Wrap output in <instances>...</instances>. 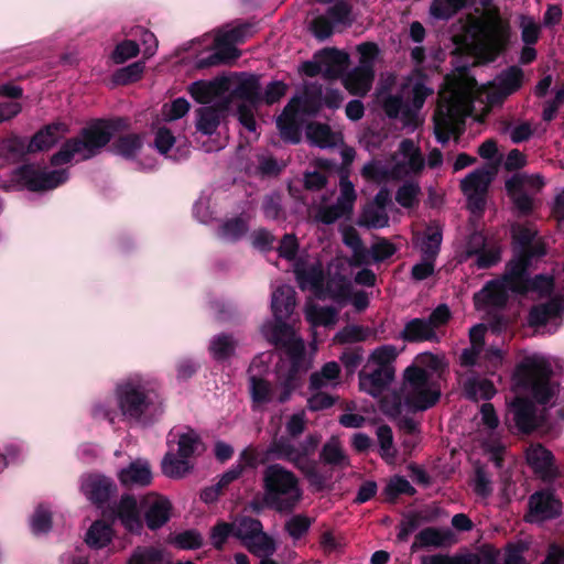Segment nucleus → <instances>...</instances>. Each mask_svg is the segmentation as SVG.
Segmentation results:
<instances>
[{
    "label": "nucleus",
    "instance_id": "obj_36",
    "mask_svg": "<svg viewBox=\"0 0 564 564\" xmlns=\"http://www.w3.org/2000/svg\"><path fill=\"white\" fill-rule=\"evenodd\" d=\"M416 543L422 547H444L455 543V536L451 530L426 528L416 535Z\"/></svg>",
    "mask_w": 564,
    "mask_h": 564
},
{
    "label": "nucleus",
    "instance_id": "obj_30",
    "mask_svg": "<svg viewBox=\"0 0 564 564\" xmlns=\"http://www.w3.org/2000/svg\"><path fill=\"white\" fill-rule=\"evenodd\" d=\"M319 56L323 75L326 78L339 77L349 65V55L336 48H325Z\"/></svg>",
    "mask_w": 564,
    "mask_h": 564
},
{
    "label": "nucleus",
    "instance_id": "obj_63",
    "mask_svg": "<svg viewBox=\"0 0 564 564\" xmlns=\"http://www.w3.org/2000/svg\"><path fill=\"white\" fill-rule=\"evenodd\" d=\"M251 395L257 403H268L274 400V389H272L269 381L252 377Z\"/></svg>",
    "mask_w": 564,
    "mask_h": 564
},
{
    "label": "nucleus",
    "instance_id": "obj_51",
    "mask_svg": "<svg viewBox=\"0 0 564 564\" xmlns=\"http://www.w3.org/2000/svg\"><path fill=\"white\" fill-rule=\"evenodd\" d=\"M112 539L111 527L102 521H96L86 534V543L95 549H101L110 543Z\"/></svg>",
    "mask_w": 564,
    "mask_h": 564
},
{
    "label": "nucleus",
    "instance_id": "obj_32",
    "mask_svg": "<svg viewBox=\"0 0 564 564\" xmlns=\"http://www.w3.org/2000/svg\"><path fill=\"white\" fill-rule=\"evenodd\" d=\"M295 305V291L292 286L281 285L273 292L271 307L278 321L288 318Z\"/></svg>",
    "mask_w": 564,
    "mask_h": 564
},
{
    "label": "nucleus",
    "instance_id": "obj_22",
    "mask_svg": "<svg viewBox=\"0 0 564 564\" xmlns=\"http://www.w3.org/2000/svg\"><path fill=\"white\" fill-rule=\"evenodd\" d=\"M513 421L519 431L530 433L541 426L544 421L543 412H538L535 405L527 399L516 398L511 403Z\"/></svg>",
    "mask_w": 564,
    "mask_h": 564
},
{
    "label": "nucleus",
    "instance_id": "obj_54",
    "mask_svg": "<svg viewBox=\"0 0 564 564\" xmlns=\"http://www.w3.org/2000/svg\"><path fill=\"white\" fill-rule=\"evenodd\" d=\"M421 187L417 182H405L395 193V200L403 208H415L420 203Z\"/></svg>",
    "mask_w": 564,
    "mask_h": 564
},
{
    "label": "nucleus",
    "instance_id": "obj_16",
    "mask_svg": "<svg viewBox=\"0 0 564 564\" xmlns=\"http://www.w3.org/2000/svg\"><path fill=\"white\" fill-rule=\"evenodd\" d=\"M494 174L491 169L481 167L470 172L460 182V188L467 198L468 208L473 213H481L484 210L486 195Z\"/></svg>",
    "mask_w": 564,
    "mask_h": 564
},
{
    "label": "nucleus",
    "instance_id": "obj_44",
    "mask_svg": "<svg viewBox=\"0 0 564 564\" xmlns=\"http://www.w3.org/2000/svg\"><path fill=\"white\" fill-rule=\"evenodd\" d=\"M321 459L326 465L341 469L349 466L348 456L345 454L339 440L334 436L324 444L321 452Z\"/></svg>",
    "mask_w": 564,
    "mask_h": 564
},
{
    "label": "nucleus",
    "instance_id": "obj_39",
    "mask_svg": "<svg viewBox=\"0 0 564 564\" xmlns=\"http://www.w3.org/2000/svg\"><path fill=\"white\" fill-rule=\"evenodd\" d=\"M232 79V87L230 88L231 96L242 100V104L257 105L259 97V84L254 77L243 79Z\"/></svg>",
    "mask_w": 564,
    "mask_h": 564
},
{
    "label": "nucleus",
    "instance_id": "obj_25",
    "mask_svg": "<svg viewBox=\"0 0 564 564\" xmlns=\"http://www.w3.org/2000/svg\"><path fill=\"white\" fill-rule=\"evenodd\" d=\"M527 462L533 471L545 481H550L556 476L552 453L541 445L527 449Z\"/></svg>",
    "mask_w": 564,
    "mask_h": 564
},
{
    "label": "nucleus",
    "instance_id": "obj_38",
    "mask_svg": "<svg viewBox=\"0 0 564 564\" xmlns=\"http://www.w3.org/2000/svg\"><path fill=\"white\" fill-rule=\"evenodd\" d=\"M424 259H435L442 243V230L437 226H430L421 236L415 237Z\"/></svg>",
    "mask_w": 564,
    "mask_h": 564
},
{
    "label": "nucleus",
    "instance_id": "obj_4",
    "mask_svg": "<svg viewBox=\"0 0 564 564\" xmlns=\"http://www.w3.org/2000/svg\"><path fill=\"white\" fill-rule=\"evenodd\" d=\"M321 436L308 434L302 442L296 443L290 436H280L271 441L267 448L268 459H278L291 463L300 469L312 484L322 485L323 481L315 470L312 456L318 447Z\"/></svg>",
    "mask_w": 564,
    "mask_h": 564
},
{
    "label": "nucleus",
    "instance_id": "obj_53",
    "mask_svg": "<svg viewBox=\"0 0 564 564\" xmlns=\"http://www.w3.org/2000/svg\"><path fill=\"white\" fill-rule=\"evenodd\" d=\"M164 553L154 546H138L131 553L127 564H163Z\"/></svg>",
    "mask_w": 564,
    "mask_h": 564
},
{
    "label": "nucleus",
    "instance_id": "obj_33",
    "mask_svg": "<svg viewBox=\"0 0 564 564\" xmlns=\"http://www.w3.org/2000/svg\"><path fill=\"white\" fill-rule=\"evenodd\" d=\"M299 364L292 362L285 375L279 372V380L274 388V400L279 403L289 401L292 393L300 387Z\"/></svg>",
    "mask_w": 564,
    "mask_h": 564
},
{
    "label": "nucleus",
    "instance_id": "obj_15",
    "mask_svg": "<svg viewBox=\"0 0 564 564\" xmlns=\"http://www.w3.org/2000/svg\"><path fill=\"white\" fill-rule=\"evenodd\" d=\"M544 185L540 175L518 173L506 182V189L514 207L522 215L530 214L535 207V196Z\"/></svg>",
    "mask_w": 564,
    "mask_h": 564
},
{
    "label": "nucleus",
    "instance_id": "obj_29",
    "mask_svg": "<svg viewBox=\"0 0 564 564\" xmlns=\"http://www.w3.org/2000/svg\"><path fill=\"white\" fill-rule=\"evenodd\" d=\"M67 131L68 128L65 123L47 124L32 137L28 151L34 153L51 149Z\"/></svg>",
    "mask_w": 564,
    "mask_h": 564
},
{
    "label": "nucleus",
    "instance_id": "obj_26",
    "mask_svg": "<svg viewBox=\"0 0 564 564\" xmlns=\"http://www.w3.org/2000/svg\"><path fill=\"white\" fill-rule=\"evenodd\" d=\"M294 273L301 290H312L317 297H323L322 288L324 273L319 263L305 264L297 262L294 268Z\"/></svg>",
    "mask_w": 564,
    "mask_h": 564
},
{
    "label": "nucleus",
    "instance_id": "obj_17",
    "mask_svg": "<svg viewBox=\"0 0 564 564\" xmlns=\"http://www.w3.org/2000/svg\"><path fill=\"white\" fill-rule=\"evenodd\" d=\"M156 394L142 387L126 383L118 390L119 406L124 415L140 417L155 402Z\"/></svg>",
    "mask_w": 564,
    "mask_h": 564
},
{
    "label": "nucleus",
    "instance_id": "obj_2",
    "mask_svg": "<svg viewBox=\"0 0 564 564\" xmlns=\"http://www.w3.org/2000/svg\"><path fill=\"white\" fill-rule=\"evenodd\" d=\"M120 120H96L82 129L75 138L68 139L51 158L52 165L58 166L72 160L85 161L100 153L119 126Z\"/></svg>",
    "mask_w": 564,
    "mask_h": 564
},
{
    "label": "nucleus",
    "instance_id": "obj_45",
    "mask_svg": "<svg viewBox=\"0 0 564 564\" xmlns=\"http://www.w3.org/2000/svg\"><path fill=\"white\" fill-rule=\"evenodd\" d=\"M305 317L312 326H333L338 321V310L332 306L307 305Z\"/></svg>",
    "mask_w": 564,
    "mask_h": 564
},
{
    "label": "nucleus",
    "instance_id": "obj_50",
    "mask_svg": "<svg viewBox=\"0 0 564 564\" xmlns=\"http://www.w3.org/2000/svg\"><path fill=\"white\" fill-rule=\"evenodd\" d=\"M236 346L237 341L231 335L220 334L212 339L209 351L214 359L223 361L235 354Z\"/></svg>",
    "mask_w": 564,
    "mask_h": 564
},
{
    "label": "nucleus",
    "instance_id": "obj_57",
    "mask_svg": "<svg viewBox=\"0 0 564 564\" xmlns=\"http://www.w3.org/2000/svg\"><path fill=\"white\" fill-rule=\"evenodd\" d=\"M389 224V216L381 207L367 206L359 219V225L368 228H383Z\"/></svg>",
    "mask_w": 564,
    "mask_h": 564
},
{
    "label": "nucleus",
    "instance_id": "obj_61",
    "mask_svg": "<svg viewBox=\"0 0 564 564\" xmlns=\"http://www.w3.org/2000/svg\"><path fill=\"white\" fill-rule=\"evenodd\" d=\"M202 447L200 438L194 431L183 433L178 438V456L191 458Z\"/></svg>",
    "mask_w": 564,
    "mask_h": 564
},
{
    "label": "nucleus",
    "instance_id": "obj_62",
    "mask_svg": "<svg viewBox=\"0 0 564 564\" xmlns=\"http://www.w3.org/2000/svg\"><path fill=\"white\" fill-rule=\"evenodd\" d=\"M525 290L522 294L535 292L540 296L549 295L553 291L554 281L551 275H536L534 279L529 280L524 275Z\"/></svg>",
    "mask_w": 564,
    "mask_h": 564
},
{
    "label": "nucleus",
    "instance_id": "obj_56",
    "mask_svg": "<svg viewBox=\"0 0 564 564\" xmlns=\"http://www.w3.org/2000/svg\"><path fill=\"white\" fill-rule=\"evenodd\" d=\"M465 391L467 395L474 400H489L496 393L492 382L486 379H469L465 383Z\"/></svg>",
    "mask_w": 564,
    "mask_h": 564
},
{
    "label": "nucleus",
    "instance_id": "obj_12",
    "mask_svg": "<svg viewBox=\"0 0 564 564\" xmlns=\"http://www.w3.org/2000/svg\"><path fill=\"white\" fill-rule=\"evenodd\" d=\"M451 318L446 304L438 305L427 318H412L404 324L400 338L409 343L438 341L437 329Z\"/></svg>",
    "mask_w": 564,
    "mask_h": 564
},
{
    "label": "nucleus",
    "instance_id": "obj_8",
    "mask_svg": "<svg viewBox=\"0 0 564 564\" xmlns=\"http://www.w3.org/2000/svg\"><path fill=\"white\" fill-rule=\"evenodd\" d=\"M551 369L542 360L527 359L514 373L516 386L541 404H551L558 388L551 383Z\"/></svg>",
    "mask_w": 564,
    "mask_h": 564
},
{
    "label": "nucleus",
    "instance_id": "obj_59",
    "mask_svg": "<svg viewBox=\"0 0 564 564\" xmlns=\"http://www.w3.org/2000/svg\"><path fill=\"white\" fill-rule=\"evenodd\" d=\"M377 437L382 458L389 463L393 462L395 458V449L393 447L392 430L388 425H380L377 429Z\"/></svg>",
    "mask_w": 564,
    "mask_h": 564
},
{
    "label": "nucleus",
    "instance_id": "obj_58",
    "mask_svg": "<svg viewBox=\"0 0 564 564\" xmlns=\"http://www.w3.org/2000/svg\"><path fill=\"white\" fill-rule=\"evenodd\" d=\"M371 334V330L367 327L359 325H348L339 330L334 340L339 344H350L365 341Z\"/></svg>",
    "mask_w": 564,
    "mask_h": 564
},
{
    "label": "nucleus",
    "instance_id": "obj_21",
    "mask_svg": "<svg viewBox=\"0 0 564 564\" xmlns=\"http://www.w3.org/2000/svg\"><path fill=\"white\" fill-rule=\"evenodd\" d=\"M144 508V519L150 530L162 528L171 517L172 505L167 498L150 492L141 500Z\"/></svg>",
    "mask_w": 564,
    "mask_h": 564
},
{
    "label": "nucleus",
    "instance_id": "obj_42",
    "mask_svg": "<svg viewBox=\"0 0 564 564\" xmlns=\"http://www.w3.org/2000/svg\"><path fill=\"white\" fill-rule=\"evenodd\" d=\"M83 490L89 500L101 505L108 500L112 490V482L101 477H89L83 484Z\"/></svg>",
    "mask_w": 564,
    "mask_h": 564
},
{
    "label": "nucleus",
    "instance_id": "obj_64",
    "mask_svg": "<svg viewBox=\"0 0 564 564\" xmlns=\"http://www.w3.org/2000/svg\"><path fill=\"white\" fill-rule=\"evenodd\" d=\"M140 52V47L137 42L132 40H124L117 44L116 48L111 54V58L116 64H122L126 61L135 57Z\"/></svg>",
    "mask_w": 564,
    "mask_h": 564
},
{
    "label": "nucleus",
    "instance_id": "obj_27",
    "mask_svg": "<svg viewBox=\"0 0 564 564\" xmlns=\"http://www.w3.org/2000/svg\"><path fill=\"white\" fill-rule=\"evenodd\" d=\"M393 379V373L380 368H373L369 372L362 370L359 372V387L361 391L377 398L383 393Z\"/></svg>",
    "mask_w": 564,
    "mask_h": 564
},
{
    "label": "nucleus",
    "instance_id": "obj_11",
    "mask_svg": "<svg viewBox=\"0 0 564 564\" xmlns=\"http://www.w3.org/2000/svg\"><path fill=\"white\" fill-rule=\"evenodd\" d=\"M402 395L410 408L426 410L438 401L441 392L431 381L426 370L420 367H408L404 371Z\"/></svg>",
    "mask_w": 564,
    "mask_h": 564
},
{
    "label": "nucleus",
    "instance_id": "obj_60",
    "mask_svg": "<svg viewBox=\"0 0 564 564\" xmlns=\"http://www.w3.org/2000/svg\"><path fill=\"white\" fill-rule=\"evenodd\" d=\"M142 147V139L139 134H126L115 143V151L126 158L133 156Z\"/></svg>",
    "mask_w": 564,
    "mask_h": 564
},
{
    "label": "nucleus",
    "instance_id": "obj_23",
    "mask_svg": "<svg viewBox=\"0 0 564 564\" xmlns=\"http://www.w3.org/2000/svg\"><path fill=\"white\" fill-rule=\"evenodd\" d=\"M272 340L275 345L285 349L292 362L302 360L305 350L304 341L290 325L285 323L278 324L273 329Z\"/></svg>",
    "mask_w": 564,
    "mask_h": 564
},
{
    "label": "nucleus",
    "instance_id": "obj_14",
    "mask_svg": "<svg viewBox=\"0 0 564 564\" xmlns=\"http://www.w3.org/2000/svg\"><path fill=\"white\" fill-rule=\"evenodd\" d=\"M234 536L241 541L249 552L257 556L272 555L274 541L263 532L259 520L243 517L232 522Z\"/></svg>",
    "mask_w": 564,
    "mask_h": 564
},
{
    "label": "nucleus",
    "instance_id": "obj_48",
    "mask_svg": "<svg viewBox=\"0 0 564 564\" xmlns=\"http://www.w3.org/2000/svg\"><path fill=\"white\" fill-rule=\"evenodd\" d=\"M561 311L558 301L553 300L545 304L536 305L529 313V324L531 326H542L556 318Z\"/></svg>",
    "mask_w": 564,
    "mask_h": 564
},
{
    "label": "nucleus",
    "instance_id": "obj_46",
    "mask_svg": "<svg viewBox=\"0 0 564 564\" xmlns=\"http://www.w3.org/2000/svg\"><path fill=\"white\" fill-rule=\"evenodd\" d=\"M523 80V72L517 66L508 68L501 73L494 82V86L497 88L500 95L508 96L517 91Z\"/></svg>",
    "mask_w": 564,
    "mask_h": 564
},
{
    "label": "nucleus",
    "instance_id": "obj_10",
    "mask_svg": "<svg viewBox=\"0 0 564 564\" xmlns=\"http://www.w3.org/2000/svg\"><path fill=\"white\" fill-rule=\"evenodd\" d=\"M339 189V196L334 204H329L326 195H323L318 202L312 204L310 213L313 221L332 225L341 218L349 219L351 217L357 199L354 184L348 177H341Z\"/></svg>",
    "mask_w": 564,
    "mask_h": 564
},
{
    "label": "nucleus",
    "instance_id": "obj_55",
    "mask_svg": "<svg viewBox=\"0 0 564 564\" xmlns=\"http://www.w3.org/2000/svg\"><path fill=\"white\" fill-rule=\"evenodd\" d=\"M343 241L352 250L355 263L361 264L366 261L367 250L364 247L358 231L354 227L348 226L343 229Z\"/></svg>",
    "mask_w": 564,
    "mask_h": 564
},
{
    "label": "nucleus",
    "instance_id": "obj_52",
    "mask_svg": "<svg viewBox=\"0 0 564 564\" xmlns=\"http://www.w3.org/2000/svg\"><path fill=\"white\" fill-rule=\"evenodd\" d=\"M192 469L188 458L176 457L172 453L165 454L162 460V471L170 478H182Z\"/></svg>",
    "mask_w": 564,
    "mask_h": 564
},
{
    "label": "nucleus",
    "instance_id": "obj_20",
    "mask_svg": "<svg viewBox=\"0 0 564 564\" xmlns=\"http://www.w3.org/2000/svg\"><path fill=\"white\" fill-rule=\"evenodd\" d=\"M21 180L31 191H47L55 188L67 180L66 171H47L34 165L21 169Z\"/></svg>",
    "mask_w": 564,
    "mask_h": 564
},
{
    "label": "nucleus",
    "instance_id": "obj_3",
    "mask_svg": "<svg viewBox=\"0 0 564 564\" xmlns=\"http://www.w3.org/2000/svg\"><path fill=\"white\" fill-rule=\"evenodd\" d=\"M424 165L425 160L420 148L411 139H404L387 164L371 161L362 167L361 175L376 183L401 181L420 174Z\"/></svg>",
    "mask_w": 564,
    "mask_h": 564
},
{
    "label": "nucleus",
    "instance_id": "obj_34",
    "mask_svg": "<svg viewBox=\"0 0 564 564\" xmlns=\"http://www.w3.org/2000/svg\"><path fill=\"white\" fill-rule=\"evenodd\" d=\"M119 479L124 486H148L152 480V473L148 462L135 460L119 474Z\"/></svg>",
    "mask_w": 564,
    "mask_h": 564
},
{
    "label": "nucleus",
    "instance_id": "obj_37",
    "mask_svg": "<svg viewBox=\"0 0 564 564\" xmlns=\"http://www.w3.org/2000/svg\"><path fill=\"white\" fill-rule=\"evenodd\" d=\"M306 137L319 148H330L341 142V134L332 131L327 124L310 123L306 127Z\"/></svg>",
    "mask_w": 564,
    "mask_h": 564
},
{
    "label": "nucleus",
    "instance_id": "obj_7",
    "mask_svg": "<svg viewBox=\"0 0 564 564\" xmlns=\"http://www.w3.org/2000/svg\"><path fill=\"white\" fill-rule=\"evenodd\" d=\"M527 257L512 259L508 263L502 279L488 282L481 291L475 294V304L477 306H502L508 300L509 291L522 294L525 290L524 272H527Z\"/></svg>",
    "mask_w": 564,
    "mask_h": 564
},
{
    "label": "nucleus",
    "instance_id": "obj_18",
    "mask_svg": "<svg viewBox=\"0 0 564 564\" xmlns=\"http://www.w3.org/2000/svg\"><path fill=\"white\" fill-rule=\"evenodd\" d=\"M529 511L525 514V521L530 523H541L545 520L560 516L562 502L555 498L553 492L542 490L534 492L529 498Z\"/></svg>",
    "mask_w": 564,
    "mask_h": 564
},
{
    "label": "nucleus",
    "instance_id": "obj_19",
    "mask_svg": "<svg viewBox=\"0 0 564 564\" xmlns=\"http://www.w3.org/2000/svg\"><path fill=\"white\" fill-rule=\"evenodd\" d=\"M462 257L463 260L475 257V265L478 269H487L500 261V248L487 245L482 234L474 232L470 235Z\"/></svg>",
    "mask_w": 564,
    "mask_h": 564
},
{
    "label": "nucleus",
    "instance_id": "obj_47",
    "mask_svg": "<svg viewBox=\"0 0 564 564\" xmlns=\"http://www.w3.org/2000/svg\"><path fill=\"white\" fill-rule=\"evenodd\" d=\"M351 293L350 282L341 275H336L327 281L325 291L322 290L323 299L329 297L333 301L344 304L348 301Z\"/></svg>",
    "mask_w": 564,
    "mask_h": 564
},
{
    "label": "nucleus",
    "instance_id": "obj_1",
    "mask_svg": "<svg viewBox=\"0 0 564 564\" xmlns=\"http://www.w3.org/2000/svg\"><path fill=\"white\" fill-rule=\"evenodd\" d=\"M477 83L467 67H459L445 78L434 113V132L437 140L446 143L455 127L471 112Z\"/></svg>",
    "mask_w": 564,
    "mask_h": 564
},
{
    "label": "nucleus",
    "instance_id": "obj_31",
    "mask_svg": "<svg viewBox=\"0 0 564 564\" xmlns=\"http://www.w3.org/2000/svg\"><path fill=\"white\" fill-rule=\"evenodd\" d=\"M296 115L297 101L293 99L286 105L283 112L276 120V126L282 139L292 143H297L300 141V130L296 124Z\"/></svg>",
    "mask_w": 564,
    "mask_h": 564
},
{
    "label": "nucleus",
    "instance_id": "obj_35",
    "mask_svg": "<svg viewBox=\"0 0 564 564\" xmlns=\"http://www.w3.org/2000/svg\"><path fill=\"white\" fill-rule=\"evenodd\" d=\"M399 356V349L391 344L382 345L371 351L365 368H380L395 375L394 361Z\"/></svg>",
    "mask_w": 564,
    "mask_h": 564
},
{
    "label": "nucleus",
    "instance_id": "obj_24",
    "mask_svg": "<svg viewBox=\"0 0 564 564\" xmlns=\"http://www.w3.org/2000/svg\"><path fill=\"white\" fill-rule=\"evenodd\" d=\"M232 87L230 77H219L212 82H195L189 86L191 96L199 104H209L229 93Z\"/></svg>",
    "mask_w": 564,
    "mask_h": 564
},
{
    "label": "nucleus",
    "instance_id": "obj_40",
    "mask_svg": "<svg viewBox=\"0 0 564 564\" xmlns=\"http://www.w3.org/2000/svg\"><path fill=\"white\" fill-rule=\"evenodd\" d=\"M381 106L389 118L395 119L401 117L404 126L413 120V110L403 101V94L384 96L381 100Z\"/></svg>",
    "mask_w": 564,
    "mask_h": 564
},
{
    "label": "nucleus",
    "instance_id": "obj_13",
    "mask_svg": "<svg viewBox=\"0 0 564 564\" xmlns=\"http://www.w3.org/2000/svg\"><path fill=\"white\" fill-rule=\"evenodd\" d=\"M360 54L359 65L344 78V85L351 95L365 96L375 78L373 63L379 53L375 43L366 42L357 46Z\"/></svg>",
    "mask_w": 564,
    "mask_h": 564
},
{
    "label": "nucleus",
    "instance_id": "obj_9",
    "mask_svg": "<svg viewBox=\"0 0 564 564\" xmlns=\"http://www.w3.org/2000/svg\"><path fill=\"white\" fill-rule=\"evenodd\" d=\"M253 33L254 25L248 22L223 28L215 36V52L208 57L199 59L197 66L204 68L236 61L240 56V51L235 45L245 42Z\"/></svg>",
    "mask_w": 564,
    "mask_h": 564
},
{
    "label": "nucleus",
    "instance_id": "obj_6",
    "mask_svg": "<svg viewBox=\"0 0 564 564\" xmlns=\"http://www.w3.org/2000/svg\"><path fill=\"white\" fill-rule=\"evenodd\" d=\"M469 34L476 55L485 62H491L507 44L508 25L499 15L486 14L471 22Z\"/></svg>",
    "mask_w": 564,
    "mask_h": 564
},
{
    "label": "nucleus",
    "instance_id": "obj_5",
    "mask_svg": "<svg viewBox=\"0 0 564 564\" xmlns=\"http://www.w3.org/2000/svg\"><path fill=\"white\" fill-rule=\"evenodd\" d=\"M264 501L279 512L292 511L302 499L296 475L280 464H271L263 471Z\"/></svg>",
    "mask_w": 564,
    "mask_h": 564
},
{
    "label": "nucleus",
    "instance_id": "obj_41",
    "mask_svg": "<svg viewBox=\"0 0 564 564\" xmlns=\"http://www.w3.org/2000/svg\"><path fill=\"white\" fill-rule=\"evenodd\" d=\"M226 108L227 104L223 105L221 109L212 106L197 109L196 129L203 134H213L220 123L221 111Z\"/></svg>",
    "mask_w": 564,
    "mask_h": 564
},
{
    "label": "nucleus",
    "instance_id": "obj_28",
    "mask_svg": "<svg viewBox=\"0 0 564 564\" xmlns=\"http://www.w3.org/2000/svg\"><path fill=\"white\" fill-rule=\"evenodd\" d=\"M115 512L116 517L128 531L140 533L143 524L138 502L133 496H122Z\"/></svg>",
    "mask_w": 564,
    "mask_h": 564
},
{
    "label": "nucleus",
    "instance_id": "obj_49",
    "mask_svg": "<svg viewBox=\"0 0 564 564\" xmlns=\"http://www.w3.org/2000/svg\"><path fill=\"white\" fill-rule=\"evenodd\" d=\"M471 0H433L430 14L437 20H448L467 7Z\"/></svg>",
    "mask_w": 564,
    "mask_h": 564
},
{
    "label": "nucleus",
    "instance_id": "obj_43",
    "mask_svg": "<svg viewBox=\"0 0 564 564\" xmlns=\"http://www.w3.org/2000/svg\"><path fill=\"white\" fill-rule=\"evenodd\" d=\"M340 375V367L336 361L326 362L319 371L313 372L310 377V388L319 390L337 384Z\"/></svg>",
    "mask_w": 564,
    "mask_h": 564
}]
</instances>
